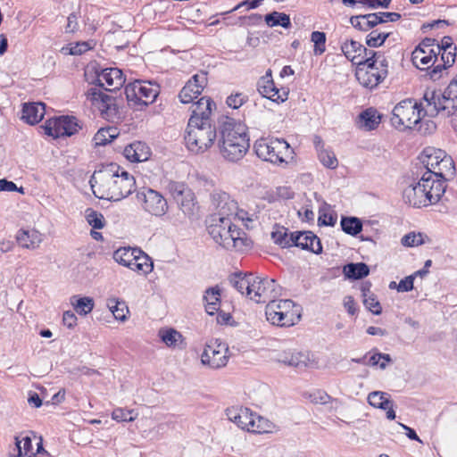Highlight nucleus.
Returning a JSON list of instances; mask_svg holds the SVG:
<instances>
[{"mask_svg":"<svg viewBox=\"0 0 457 457\" xmlns=\"http://www.w3.org/2000/svg\"><path fill=\"white\" fill-rule=\"evenodd\" d=\"M278 361L295 368H307L315 364L308 351L288 350L279 354Z\"/></svg>","mask_w":457,"mask_h":457,"instance_id":"4be33fe9","label":"nucleus"},{"mask_svg":"<svg viewBox=\"0 0 457 457\" xmlns=\"http://www.w3.org/2000/svg\"><path fill=\"white\" fill-rule=\"evenodd\" d=\"M435 42L436 39L427 37L413 50L411 61L418 69L429 70L438 62V54L434 49Z\"/></svg>","mask_w":457,"mask_h":457,"instance_id":"dca6fc26","label":"nucleus"},{"mask_svg":"<svg viewBox=\"0 0 457 457\" xmlns=\"http://www.w3.org/2000/svg\"><path fill=\"white\" fill-rule=\"evenodd\" d=\"M207 85V74L201 72L195 74L182 87L179 94L182 104H190L196 99Z\"/></svg>","mask_w":457,"mask_h":457,"instance_id":"aec40b11","label":"nucleus"},{"mask_svg":"<svg viewBox=\"0 0 457 457\" xmlns=\"http://www.w3.org/2000/svg\"><path fill=\"white\" fill-rule=\"evenodd\" d=\"M415 275L411 274L402 279L397 285L398 292H409L413 288Z\"/></svg>","mask_w":457,"mask_h":457,"instance_id":"680f3d73","label":"nucleus"},{"mask_svg":"<svg viewBox=\"0 0 457 457\" xmlns=\"http://www.w3.org/2000/svg\"><path fill=\"white\" fill-rule=\"evenodd\" d=\"M32 437L37 438L36 435L29 432H21L15 436V448L16 454H11L10 457H33L36 453L32 448Z\"/></svg>","mask_w":457,"mask_h":457,"instance_id":"c85d7f7f","label":"nucleus"},{"mask_svg":"<svg viewBox=\"0 0 457 457\" xmlns=\"http://www.w3.org/2000/svg\"><path fill=\"white\" fill-rule=\"evenodd\" d=\"M87 98L104 119L114 121L115 119L119 118L118 107L115 104V98L112 96L98 89H92L88 93Z\"/></svg>","mask_w":457,"mask_h":457,"instance_id":"a211bd4d","label":"nucleus"},{"mask_svg":"<svg viewBox=\"0 0 457 457\" xmlns=\"http://www.w3.org/2000/svg\"><path fill=\"white\" fill-rule=\"evenodd\" d=\"M295 233L288 234L284 227H278L271 233V238L274 243L283 248L291 247L294 245Z\"/></svg>","mask_w":457,"mask_h":457,"instance_id":"58836bf2","label":"nucleus"},{"mask_svg":"<svg viewBox=\"0 0 457 457\" xmlns=\"http://www.w3.org/2000/svg\"><path fill=\"white\" fill-rule=\"evenodd\" d=\"M230 284L242 295L256 303H269L278 295V285L272 278L249 274H233Z\"/></svg>","mask_w":457,"mask_h":457,"instance_id":"20e7f679","label":"nucleus"},{"mask_svg":"<svg viewBox=\"0 0 457 457\" xmlns=\"http://www.w3.org/2000/svg\"><path fill=\"white\" fill-rule=\"evenodd\" d=\"M363 303L375 315L382 312L381 305L374 294H364Z\"/></svg>","mask_w":457,"mask_h":457,"instance_id":"4d7b16f0","label":"nucleus"},{"mask_svg":"<svg viewBox=\"0 0 457 457\" xmlns=\"http://www.w3.org/2000/svg\"><path fill=\"white\" fill-rule=\"evenodd\" d=\"M178 204L185 214H192L195 206V197L192 191L189 190L188 192H186V194L180 198V201Z\"/></svg>","mask_w":457,"mask_h":457,"instance_id":"3c124183","label":"nucleus"},{"mask_svg":"<svg viewBox=\"0 0 457 457\" xmlns=\"http://www.w3.org/2000/svg\"><path fill=\"white\" fill-rule=\"evenodd\" d=\"M391 361L392 359L389 354L377 353L370 357L368 364L370 366H378L380 369L384 370Z\"/></svg>","mask_w":457,"mask_h":457,"instance_id":"864d4df0","label":"nucleus"},{"mask_svg":"<svg viewBox=\"0 0 457 457\" xmlns=\"http://www.w3.org/2000/svg\"><path fill=\"white\" fill-rule=\"evenodd\" d=\"M426 113L428 116L441 114L444 117H453L457 111V102L445 93H436L435 90H426L424 93Z\"/></svg>","mask_w":457,"mask_h":457,"instance_id":"ddd939ff","label":"nucleus"},{"mask_svg":"<svg viewBox=\"0 0 457 457\" xmlns=\"http://www.w3.org/2000/svg\"><path fill=\"white\" fill-rule=\"evenodd\" d=\"M136 253H138V248L121 247L113 253V259L119 264L126 266L134 260Z\"/></svg>","mask_w":457,"mask_h":457,"instance_id":"79ce46f5","label":"nucleus"},{"mask_svg":"<svg viewBox=\"0 0 457 457\" xmlns=\"http://www.w3.org/2000/svg\"><path fill=\"white\" fill-rule=\"evenodd\" d=\"M439 54H441L440 62L428 71L429 78L434 81L439 79L442 77V72L454 63L456 48L442 50Z\"/></svg>","mask_w":457,"mask_h":457,"instance_id":"2f4dec72","label":"nucleus"},{"mask_svg":"<svg viewBox=\"0 0 457 457\" xmlns=\"http://www.w3.org/2000/svg\"><path fill=\"white\" fill-rule=\"evenodd\" d=\"M319 160L327 168L336 169L338 165V161L332 151L325 148H320L318 154Z\"/></svg>","mask_w":457,"mask_h":457,"instance_id":"de8ad7c7","label":"nucleus"},{"mask_svg":"<svg viewBox=\"0 0 457 457\" xmlns=\"http://www.w3.org/2000/svg\"><path fill=\"white\" fill-rule=\"evenodd\" d=\"M217 138V132L211 122L194 124L188 120L184 137L187 148L194 154H203L212 146Z\"/></svg>","mask_w":457,"mask_h":457,"instance_id":"6e6552de","label":"nucleus"},{"mask_svg":"<svg viewBox=\"0 0 457 457\" xmlns=\"http://www.w3.org/2000/svg\"><path fill=\"white\" fill-rule=\"evenodd\" d=\"M311 40L314 44V54L316 55L322 54L326 50V34L320 31H313L311 35Z\"/></svg>","mask_w":457,"mask_h":457,"instance_id":"603ef678","label":"nucleus"},{"mask_svg":"<svg viewBox=\"0 0 457 457\" xmlns=\"http://www.w3.org/2000/svg\"><path fill=\"white\" fill-rule=\"evenodd\" d=\"M229 360L228 345L219 339L209 340L201 354V362L212 370L225 367Z\"/></svg>","mask_w":457,"mask_h":457,"instance_id":"f8f14e48","label":"nucleus"},{"mask_svg":"<svg viewBox=\"0 0 457 457\" xmlns=\"http://www.w3.org/2000/svg\"><path fill=\"white\" fill-rule=\"evenodd\" d=\"M424 97L420 103L412 99H405L398 103L393 109L391 124L397 129H411L417 127L421 120L422 113H426Z\"/></svg>","mask_w":457,"mask_h":457,"instance_id":"0eeeda50","label":"nucleus"},{"mask_svg":"<svg viewBox=\"0 0 457 457\" xmlns=\"http://www.w3.org/2000/svg\"><path fill=\"white\" fill-rule=\"evenodd\" d=\"M444 93L457 102V77L451 80Z\"/></svg>","mask_w":457,"mask_h":457,"instance_id":"774afa93","label":"nucleus"},{"mask_svg":"<svg viewBox=\"0 0 457 457\" xmlns=\"http://www.w3.org/2000/svg\"><path fill=\"white\" fill-rule=\"evenodd\" d=\"M158 337L170 349H185L187 346L184 336L173 328H161Z\"/></svg>","mask_w":457,"mask_h":457,"instance_id":"a878e982","label":"nucleus"},{"mask_svg":"<svg viewBox=\"0 0 457 457\" xmlns=\"http://www.w3.org/2000/svg\"><path fill=\"white\" fill-rule=\"evenodd\" d=\"M370 57L357 66L355 77L364 87H376L387 75V62L385 56L374 51H370Z\"/></svg>","mask_w":457,"mask_h":457,"instance_id":"423d86ee","label":"nucleus"},{"mask_svg":"<svg viewBox=\"0 0 457 457\" xmlns=\"http://www.w3.org/2000/svg\"><path fill=\"white\" fill-rule=\"evenodd\" d=\"M208 232L217 244L228 250L243 251L249 245L245 233L233 223L232 218L211 216Z\"/></svg>","mask_w":457,"mask_h":457,"instance_id":"39448f33","label":"nucleus"},{"mask_svg":"<svg viewBox=\"0 0 457 457\" xmlns=\"http://www.w3.org/2000/svg\"><path fill=\"white\" fill-rule=\"evenodd\" d=\"M87 214V220L88 224L94 228L101 229L104 226V216L93 210H88Z\"/></svg>","mask_w":457,"mask_h":457,"instance_id":"13d9d810","label":"nucleus"},{"mask_svg":"<svg viewBox=\"0 0 457 457\" xmlns=\"http://www.w3.org/2000/svg\"><path fill=\"white\" fill-rule=\"evenodd\" d=\"M91 48L89 42H78L71 45L70 54H82Z\"/></svg>","mask_w":457,"mask_h":457,"instance_id":"e2e57ef3","label":"nucleus"},{"mask_svg":"<svg viewBox=\"0 0 457 457\" xmlns=\"http://www.w3.org/2000/svg\"><path fill=\"white\" fill-rule=\"evenodd\" d=\"M301 308L292 300H273L266 305L267 320L279 327H290L300 320Z\"/></svg>","mask_w":457,"mask_h":457,"instance_id":"1a4fd4ad","label":"nucleus"},{"mask_svg":"<svg viewBox=\"0 0 457 457\" xmlns=\"http://www.w3.org/2000/svg\"><path fill=\"white\" fill-rule=\"evenodd\" d=\"M70 303L74 311L81 316L90 313L95 306L94 299L89 296L72 295L70 298Z\"/></svg>","mask_w":457,"mask_h":457,"instance_id":"c9c22d12","label":"nucleus"},{"mask_svg":"<svg viewBox=\"0 0 457 457\" xmlns=\"http://www.w3.org/2000/svg\"><path fill=\"white\" fill-rule=\"evenodd\" d=\"M168 188L177 203H179L180 198L190 190L185 184L174 181L169 183Z\"/></svg>","mask_w":457,"mask_h":457,"instance_id":"5fc2aeb1","label":"nucleus"},{"mask_svg":"<svg viewBox=\"0 0 457 457\" xmlns=\"http://www.w3.org/2000/svg\"><path fill=\"white\" fill-rule=\"evenodd\" d=\"M425 115H428L427 113H422L421 120L417 125V127H414V129H417L421 134L427 135V134H432L436 129V123L431 120H426L424 117Z\"/></svg>","mask_w":457,"mask_h":457,"instance_id":"6e6d98bb","label":"nucleus"},{"mask_svg":"<svg viewBox=\"0 0 457 457\" xmlns=\"http://www.w3.org/2000/svg\"><path fill=\"white\" fill-rule=\"evenodd\" d=\"M343 272L349 278L360 279L369 275L370 269L363 262L349 263L344 266Z\"/></svg>","mask_w":457,"mask_h":457,"instance_id":"e433bc0d","label":"nucleus"},{"mask_svg":"<svg viewBox=\"0 0 457 457\" xmlns=\"http://www.w3.org/2000/svg\"><path fill=\"white\" fill-rule=\"evenodd\" d=\"M133 413V410H124L122 408H116L113 410L112 413V418L118 422L133 421L136 419V416H132Z\"/></svg>","mask_w":457,"mask_h":457,"instance_id":"bf43d9fd","label":"nucleus"},{"mask_svg":"<svg viewBox=\"0 0 457 457\" xmlns=\"http://www.w3.org/2000/svg\"><path fill=\"white\" fill-rule=\"evenodd\" d=\"M381 117L378 111L373 108L361 112L357 118V127L365 131L375 129L380 123Z\"/></svg>","mask_w":457,"mask_h":457,"instance_id":"473e14b6","label":"nucleus"},{"mask_svg":"<svg viewBox=\"0 0 457 457\" xmlns=\"http://www.w3.org/2000/svg\"><path fill=\"white\" fill-rule=\"evenodd\" d=\"M337 222V214L329 211V207L325 204L320 208L318 224L319 226H331L333 227Z\"/></svg>","mask_w":457,"mask_h":457,"instance_id":"a18cd8bd","label":"nucleus"},{"mask_svg":"<svg viewBox=\"0 0 457 457\" xmlns=\"http://www.w3.org/2000/svg\"><path fill=\"white\" fill-rule=\"evenodd\" d=\"M108 308L117 320L125 321L127 320L129 308L125 302L119 301L116 298L109 299Z\"/></svg>","mask_w":457,"mask_h":457,"instance_id":"ea45409f","label":"nucleus"},{"mask_svg":"<svg viewBox=\"0 0 457 457\" xmlns=\"http://www.w3.org/2000/svg\"><path fill=\"white\" fill-rule=\"evenodd\" d=\"M445 154V151L439 148L432 146L426 147L421 154L420 160L427 168V171L438 169V165L442 159L444 160Z\"/></svg>","mask_w":457,"mask_h":457,"instance_id":"f704fd0d","label":"nucleus"},{"mask_svg":"<svg viewBox=\"0 0 457 457\" xmlns=\"http://www.w3.org/2000/svg\"><path fill=\"white\" fill-rule=\"evenodd\" d=\"M257 87L262 96L273 102L283 103L287 99L288 92L276 87L270 70L267 71L266 74L259 79Z\"/></svg>","mask_w":457,"mask_h":457,"instance_id":"412c9836","label":"nucleus"},{"mask_svg":"<svg viewBox=\"0 0 457 457\" xmlns=\"http://www.w3.org/2000/svg\"><path fill=\"white\" fill-rule=\"evenodd\" d=\"M138 266V272L142 274H148L153 270V262L149 256L138 248V253H136Z\"/></svg>","mask_w":457,"mask_h":457,"instance_id":"09e8293b","label":"nucleus"},{"mask_svg":"<svg viewBox=\"0 0 457 457\" xmlns=\"http://www.w3.org/2000/svg\"><path fill=\"white\" fill-rule=\"evenodd\" d=\"M434 175L424 172L421 178L407 185L402 193L403 202L414 208L427 207L438 203L445 192L446 185L433 180Z\"/></svg>","mask_w":457,"mask_h":457,"instance_id":"7ed1b4c3","label":"nucleus"},{"mask_svg":"<svg viewBox=\"0 0 457 457\" xmlns=\"http://www.w3.org/2000/svg\"><path fill=\"white\" fill-rule=\"evenodd\" d=\"M45 115V104L43 103L24 104L21 119L28 124L38 123Z\"/></svg>","mask_w":457,"mask_h":457,"instance_id":"72a5a7b5","label":"nucleus"},{"mask_svg":"<svg viewBox=\"0 0 457 457\" xmlns=\"http://www.w3.org/2000/svg\"><path fill=\"white\" fill-rule=\"evenodd\" d=\"M428 172L434 175L433 180L442 181L445 185V182L453 179L456 174V168L452 156L445 154L444 160L442 159L438 165V169L431 170Z\"/></svg>","mask_w":457,"mask_h":457,"instance_id":"c756f323","label":"nucleus"},{"mask_svg":"<svg viewBox=\"0 0 457 457\" xmlns=\"http://www.w3.org/2000/svg\"><path fill=\"white\" fill-rule=\"evenodd\" d=\"M228 419L239 428L251 433L264 434L272 431L273 424L267 419L257 415L248 408H231L227 410Z\"/></svg>","mask_w":457,"mask_h":457,"instance_id":"9d476101","label":"nucleus"},{"mask_svg":"<svg viewBox=\"0 0 457 457\" xmlns=\"http://www.w3.org/2000/svg\"><path fill=\"white\" fill-rule=\"evenodd\" d=\"M77 317L71 311H66L62 315L63 325L69 328H72L77 325Z\"/></svg>","mask_w":457,"mask_h":457,"instance_id":"338daca9","label":"nucleus"},{"mask_svg":"<svg viewBox=\"0 0 457 457\" xmlns=\"http://www.w3.org/2000/svg\"><path fill=\"white\" fill-rule=\"evenodd\" d=\"M425 237H427V236L420 232H411L402 237L401 243L407 247L419 246L425 243Z\"/></svg>","mask_w":457,"mask_h":457,"instance_id":"49530a36","label":"nucleus"},{"mask_svg":"<svg viewBox=\"0 0 457 457\" xmlns=\"http://www.w3.org/2000/svg\"><path fill=\"white\" fill-rule=\"evenodd\" d=\"M93 181L96 184V190L93 189L94 194L101 199L110 201H120L129 196L136 187L134 177L112 163L95 174L90 182ZM91 187L95 188L96 185L91 184Z\"/></svg>","mask_w":457,"mask_h":457,"instance_id":"f257e3e1","label":"nucleus"},{"mask_svg":"<svg viewBox=\"0 0 457 457\" xmlns=\"http://www.w3.org/2000/svg\"><path fill=\"white\" fill-rule=\"evenodd\" d=\"M116 128H102L94 136V142L96 145H104L112 139H114L118 134H111V131L115 132Z\"/></svg>","mask_w":457,"mask_h":457,"instance_id":"c03bdc74","label":"nucleus"},{"mask_svg":"<svg viewBox=\"0 0 457 457\" xmlns=\"http://www.w3.org/2000/svg\"><path fill=\"white\" fill-rule=\"evenodd\" d=\"M212 204L216 212L212 216L232 218L237 214V203L223 191L215 190L211 195Z\"/></svg>","mask_w":457,"mask_h":457,"instance_id":"6ab92c4d","label":"nucleus"},{"mask_svg":"<svg viewBox=\"0 0 457 457\" xmlns=\"http://www.w3.org/2000/svg\"><path fill=\"white\" fill-rule=\"evenodd\" d=\"M137 199L146 212L163 216L168 211V203L162 194L152 188H142L137 192Z\"/></svg>","mask_w":457,"mask_h":457,"instance_id":"2eb2a0df","label":"nucleus"},{"mask_svg":"<svg viewBox=\"0 0 457 457\" xmlns=\"http://www.w3.org/2000/svg\"><path fill=\"white\" fill-rule=\"evenodd\" d=\"M390 34V32H378V30H372L366 37V44L370 47H378L384 44Z\"/></svg>","mask_w":457,"mask_h":457,"instance_id":"8fccbe9b","label":"nucleus"},{"mask_svg":"<svg viewBox=\"0 0 457 457\" xmlns=\"http://www.w3.org/2000/svg\"><path fill=\"white\" fill-rule=\"evenodd\" d=\"M293 246L301 247L302 249L309 250L314 253L322 252L320 238L311 231L295 232Z\"/></svg>","mask_w":457,"mask_h":457,"instance_id":"bb28decb","label":"nucleus"},{"mask_svg":"<svg viewBox=\"0 0 457 457\" xmlns=\"http://www.w3.org/2000/svg\"><path fill=\"white\" fill-rule=\"evenodd\" d=\"M79 129L76 118L70 116L49 119L44 126L45 133L54 138L71 137L77 133Z\"/></svg>","mask_w":457,"mask_h":457,"instance_id":"f3484780","label":"nucleus"},{"mask_svg":"<svg viewBox=\"0 0 457 457\" xmlns=\"http://www.w3.org/2000/svg\"><path fill=\"white\" fill-rule=\"evenodd\" d=\"M123 154L129 161L141 162L150 158L151 150L145 143L135 141L125 147Z\"/></svg>","mask_w":457,"mask_h":457,"instance_id":"7c9ffc66","label":"nucleus"},{"mask_svg":"<svg viewBox=\"0 0 457 457\" xmlns=\"http://www.w3.org/2000/svg\"><path fill=\"white\" fill-rule=\"evenodd\" d=\"M15 238L21 247L35 250L40 246L43 241V235L37 229L21 228L18 230Z\"/></svg>","mask_w":457,"mask_h":457,"instance_id":"cd10ccee","label":"nucleus"},{"mask_svg":"<svg viewBox=\"0 0 457 457\" xmlns=\"http://www.w3.org/2000/svg\"><path fill=\"white\" fill-rule=\"evenodd\" d=\"M213 107H215V104L211 98L206 96L201 97L193 104L189 120H194V124L210 122V116Z\"/></svg>","mask_w":457,"mask_h":457,"instance_id":"393cba45","label":"nucleus"},{"mask_svg":"<svg viewBox=\"0 0 457 457\" xmlns=\"http://www.w3.org/2000/svg\"><path fill=\"white\" fill-rule=\"evenodd\" d=\"M350 22L355 29L363 31L369 30L368 23L367 21L365 20V15L353 16L350 19Z\"/></svg>","mask_w":457,"mask_h":457,"instance_id":"0e129e2a","label":"nucleus"},{"mask_svg":"<svg viewBox=\"0 0 457 457\" xmlns=\"http://www.w3.org/2000/svg\"><path fill=\"white\" fill-rule=\"evenodd\" d=\"M341 50L345 56L353 63L357 64V66L365 62L367 57L370 56L369 54L370 50H368L363 45L353 39L343 42Z\"/></svg>","mask_w":457,"mask_h":457,"instance_id":"5701e85b","label":"nucleus"},{"mask_svg":"<svg viewBox=\"0 0 457 457\" xmlns=\"http://www.w3.org/2000/svg\"><path fill=\"white\" fill-rule=\"evenodd\" d=\"M99 84L107 91L120 89L125 83L122 71L118 68H107L97 78Z\"/></svg>","mask_w":457,"mask_h":457,"instance_id":"b1692460","label":"nucleus"},{"mask_svg":"<svg viewBox=\"0 0 457 457\" xmlns=\"http://www.w3.org/2000/svg\"><path fill=\"white\" fill-rule=\"evenodd\" d=\"M341 227L344 232L351 236H355L362 229V223L356 217H343L341 220Z\"/></svg>","mask_w":457,"mask_h":457,"instance_id":"37998d69","label":"nucleus"},{"mask_svg":"<svg viewBox=\"0 0 457 457\" xmlns=\"http://www.w3.org/2000/svg\"><path fill=\"white\" fill-rule=\"evenodd\" d=\"M265 22L269 27L281 26L288 29L291 26L289 15L284 12H272L265 16Z\"/></svg>","mask_w":457,"mask_h":457,"instance_id":"a19ab883","label":"nucleus"},{"mask_svg":"<svg viewBox=\"0 0 457 457\" xmlns=\"http://www.w3.org/2000/svg\"><path fill=\"white\" fill-rule=\"evenodd\" d=\"M159 93V86L150 81L136 80L125 87L127 100L136 104L149 105L155 101Z\"/></svg>","mask_w":457,"mask_h":457,"instance_id":"4468645a","label":"nucleus"},{"mask_svg":"<svg viewBox=\"0 0 457 457\" xmlns=\"http://www.w3.org/2000/svg\"><path fill=\"white\" fill-rule=\"evenodd\" d=\"M218 147L225 161L237 162L242 160L250 147L247 126L233 118L226 117L220 125Z\"/></svg>","mask_w":457,"mask_h":457,"instance_id":"f03ea898","label":"nucleus"},{"mask_svg":"<svg viewBox=\"0 0 457 457\" xmlns=\"http://www.w3.org/2000/svg\"><path fill=\"white\" fill-rule=\"evenodd\" d=\"M253 147L259 158L274 164L286 162L292 154L289 144L275 137L260 138L255 141Z\"/></svg>","mask_w":457,"mask_h":457,"instance_id":"9b49d317","label":"nucleus"},{"mask_svg":"<svg viewBox=\"0 0 457 457\" xmlns=\"http://www.w3.org/2000/svg\"><path fill=\"white\" fill-rule=\"evenodd\" d=\"M247 101V96L244 95L243 93H235L231 94L227 98V104L228 106L233 108V109H238L241 107L245 102Z\"/></svg>","mask_w":457,"mask_h":457,"instance_id":"052dcab7","label":"nucleus"},{"mask_svg":"<svg viewBox=\"0 0 457 457\" xmlns=\"http://www.w3.org/2000/svg\"><path fill=\"white\" fill-rule=\"evenodd\" d=\"M368 403L374 408L386 410L392 402L390 395L382 391H373L368 395Z\"/></svg>","mask_w":457,"mask_h":457,"instance_id":"4c0bfd02","label":"nucleus"},{"mask_svg":"<svg viewBox=\"0 0 457 457\" xmlns=\"http://www.w3.org/2000/svg\"><path fill=\"white\" fill-rule=\"evenodd\" d=\"M204 299L207 303L220 304V290L218 288H209L205 292Z\"/></svg>","mask_w":457,"mask_h":457,"instance_id":"69168bd1","label":"nucleus"}]
</instances>
